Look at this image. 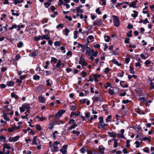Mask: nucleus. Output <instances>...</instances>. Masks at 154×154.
Returning <instances> with one entry per match:
<instances>
[{
    "label": "nucleus",
    "mask_w": 154,
    "mask_h": 154,
    "mask_svg": "<svg viewBox=\"0 0 154 154\" xmlns=\"http://www.w3.org/2000/svg\"><path fill=\"white\" fill-rule=\"evenodd\" d=\"M86 150L85 148H84L83 147H82L81 148L79 151L82 153H84Z\"/></svg>",
    "instance_id": "49530a36"
},
{
    "label": "nucleus",
    "mask_w": 154,
    "mask_h": 154,
    "mask_svg": "<svg viewBox=\"0 0 154 154\" xmlns=\"http://www.w3.org/2000/svg\"><path fill=\"white\" fill-rule=\"evenodd\" d=\"M130 38H125V44H128L130 42Z\"/></svg>",
    "instance_id": "5fc2aeb1"
},
{
    "label": "nucleus",
    "mask_w": 154,
    "mask_h": 154,
    "mask_svg": "<svg viewBox=\"0 0 154 154\" xmlns=\"http://www.w3.org/2000/svg\"><path fill=\"white\" fill-rule=\"evenodd\" d=\"M92 99H93V100L94 101H100L101 100V97H94L93 98H92Z\"/></svg>",
    "instance_id": "5701e85b"
},
{
    "label": "nucleus",
    "mask_w": 154,
    "mask_h": 154,
    "mask_svg": "<svg viewBox=\"0 0 154 154\" xmlns=\"http://www.w3.org/2000/svg\"><path fill=\"white\" fill-rule=\"evenodd\" d=\"M17 27V25L15 24L12 25L11 27H9L8 29L9 30H12L14 28L16 29Z\"/></svg>",
    "instance_id": "58836bf2"
},
{
    "label": "nucleus",
    "mask_w": 154,
    "mask_h": 154,
    "mask_svg": "<svg viewBox=\"0 0 154 154\" xmlns=\"http://www.w3.org/2000/svg\"><path fill=\"white\" fill-rule=\"evenodd\" d=\"M132 31L131 30L129 31L126 34L128 37H130L132 36Z\"/></svg>",
    "instance_id": "79ce46f5"
},
{
    "label": "nucleus",
    "mask_w": 154,
    "mask_h": 154,
    "mask_svg": "<svg viewBox=\"0 0 154 154\" xmlns=\"http://www.w3.org/2000/svg\"><path fill=\"white\" fill-rule=\"evenodd\" d=\"M63 23H60L57 26L56 28L57 29H59L60 28H63Z\"/></svg>",
    "instance_id": "8fccbe9b"
},
{
    "label": "nucleus",
    "mask_w": 154,
    "mask_h": 154,
    "mask_svg": "<svg viewBox=\"0 0 154 154\" xmlns=\"http://www.w3.org/2000/svg\"><path fill=\"white\" fill-rule=\"evenodd\" d=\"M45 63L46 65L44 66V68L45 69L48 68V65L49 64L50 62L48 61H47L45 62Z\"/></svg>",
    "instance_id": "052dcab7"
},
{
    "label": "nucleus",
    "mask_w": 154,
    "mask_h": 154,
    "mask_svg": "<svg viewBox=\"0 0 154 154\" xmlns=\"http://www.w3.org/2000/svg\"><path fill=\"white\" fill-rule=\"evenodd\" d=\"M100 8H98L96 10V12L99 15L100 14H101V12L100 11Z\"/></svg>",
    "instance_id": "338daca9"
},
{
    "label": "nucleus",
    "mask_w": 154,
    "mask_h": 154,
    "mask_svg": "<svg viewBox=\"0 0 154 154\" xmlns=\"http://www.w3.org/2000/svg\"><path fill=\"white\" fill-rule=\"evenodd\" d=\"M42 38V36L39 35L38 37L35 36L34 38V40L36 42H38Z\"/></svg>",
    "instance_id": "a878e982"
},
{
    "label": "nucleus",
    "mask_w": 154,
    "mask_h": 154,
    "mask_svg": "<svg viewBox=\"0 0 154 154\" xmlns=\"http://www.w3.org/2000/svg\"><path fill=\"white\" fill-rule=\"evenodd\" d=\"M59 3H58V5L59 6H61L62 5H64V4L65 3H64L62 0H59Z\"/></svg>",
    "instance_id": "13d9d810"
},
{
    "label": "nucleus",
    "mask_w": 154,
    "mask_h": 154,
    "mask_svg": "<svg viewBox=\"0 0 154 154\" xmlns=\"http://www.w3.org/2000/svg\"><path fill=\"white\" fill-rule=\"evenodd\" d=\"M78 33V31L77 30H75L74 32V39H76L78 37L77 34Z\"/></svg>",
    "instance_id": "cd10ccee"
},
{
    "label": "nucleus",
    "mask_w": 154,
    "mask_h": 154,
    "mask_svg": "<svg viewBox=\"0 0 154 154\" xmlns=\"http://www.w3.org/2000/svg\"><path fill=\"white\" fill-rule=\"evenodd\" d=\"M37 138V136H35L33 138L32 140V144L33 145H37V143L36 142V139Z\"/></svg>",
    "instance_id": "f3484780"
},
{
    "label": "nucleus",
    "mask_w": 154,
    "mask_h": 154,
    "mask_svg": "<svg viewBox=\"0 0 154 154\" xmlns=\"http://www.w3.org/2000/svg\"><path fill=\"white\" fill-rule=\"evenodd\" d=\"M112 63L115 64L117 65L118 66H121L122 64L119 63H118V62L115 59H113L112 60Z\"/></svg>",
    "instance_id": "6ab92c4d"
},
{
    "label": "nucleus",
    "mask_w": 154,
    "mask_h": 154,
    "mask_svg": "<svg viewBox=\"0 0 154 154\" xmlns=\"http://www.w3.org/2000/svg\"><path fill=\"white\" fill-rule=\"evenodd\" d=\"M38 99L39 101L41 103H43L45 102V99L44 97H43L42 95H41L40 96H38Z\"/></svg>",
    "instance_id": "4468645a"
},
{
    "label": "nucleus",
    "mask_w": 154,
    "mask_h": 154,
    "mask_svg": "<svg viewBox=\"0 0 154 154\" xmlns=\"http://www.w3.org/2000/svg\"><path fill=\"white\" fill-rule=\"evenodd\" d=\"M130 69H129L131 73L132 74H134L135 72L134 70V68L133 67H132L131 66H130Z\"/></svg>",
    "instance_id": "de8ad7c7"
},
{
    "label": "nucleus",
    "mask_w": 154,
    "mask_h": 154,
    "mask_svg": "<svg viewBox=\"0 0 154 154\" xmlns=\"http://www.w3.org/2000/svg\"><path fill=\"white\" fill-rule=\"evenodd\" d=\"M81 75H82V77H84L85 76H86L87 75V73L86 72L84 71H83L81 73Z\"/></svg>",
    "instance_id": "3c124183"
},
{
    "label": "nucleus",
    "mask_w": 154,
    "mask_h": 154,
    "mask_svg": "<svg viewBox=\"0 0 154 154\" xmlns=\"http://www.w3.org/2000/svg\"><path fill=\"white\" fill-rule=\"evenodd\" d=\"M104 38H105V41L106 42H109L110 38V37L109 36H107L105 35L104 36Z\"/></svg>",
    "instance_id": "a211bd4d"
},
{
    "label": "nucleus",
    "mask_w": 154,
    "mask_h": 154,
    "mask_svg": "<svg viewBox=\"0 0 154 154\" xmlns=\"http://www.w3.org/2000/svg\"><path fill=\"white\" fill-rule=\"evenodd\" d=\"M54 148V149L52 150L53 152H56L59 151V148L57 146H52Z\"/></svg>",
    "instance_id": "412c9836"
},
{
    "label": "nucleus",
    "mask_w": 154,
    "mask_h": 154,
    "mask_svg": "<svg viewBox=\"0 0 154 154\" xmlns=\"http://www.w3.org/2000/svg\"><path fill=\"white\" fill-rule=\"evenodd\" d=\"M76 11L77 13H78L80 12L81 13H82L84 12V10L80 9L79 8H76Z\"/></svg>",
    "instance_id": "ea45409f"
},
{
    "label": "nucleus",
    "mask_w": 154,
    "mask_h": 154,
    "mask_svg": "<svg viewBox=\"0 0 154 154\" xmlns=\"http://www.w3.org/2000/svg\"><path fill=\"white\" fill-rule=\"evenodd\" d=\"M72 124H73L69 127L68 130L69 131L72 129H74L78 125L75 122H73Z\"/></svg>",
    "instance_id": "2eb2a0df"
},
{
    "label": "nucleus",
    "mask_w": 154,
    "mask_h": 154,
    "mask_svg": "<svg viewBox=\"0 0 154 154\" xmlns=\"http://www.w3.org/2000/svg\"><path fill=\"white\" fill-rule=\"evenodd\" d=\"M112 17L114 25L116 27H118L120 25V21L119 17L115 15H113Z\"/></svg>",
    "instance_id": "f257e3e1"
},
{
    "label": "nucleus",
    "mask_w": 154,
    "mask_h": 154,
    "mask_svg": "<svg viewBox=\"0 0 154 154\" xmlns=\"http://www.w3.org/2000/svg\"><path fill=\"white\" fill-rule=\"evenodd\" d=\"M146 54H148L147 57H146L145 55L143 54H141L140 56L143 59L145 60L149 57V54L147 53H146Z\"/></svg>",
    "instance_id": "c9c22d12"
},
{
    "label": "nucleus",
    "mask_w": 154,
    "mask_h": 154,
    "mask_svg": "<svg viewBox=\"0 0 154 154\" xmlns=\"http://www.w3.org/2000/svg\"><path fill=\"white\" fill-rule=\"evenodd\" d=\"M133 28V25L131 24L130 23H129L128 25L127 26V29H132Z\"/></svg>",
    "instance_id": "bf43d9fd"
},
{
    "label": "nucleus",
    "mask_w": 154,
    "mask_h": 154,
    "mask_svg": "<svg viewBox=\"0 0 154 154\" xmlns=\"http://www.w3.org/2000/svg\"><path fill=\"white\" fill-rule=\"evenodd\" d=\"M99 123L100 124H102L103 122V119L102 116H100L99 118Z\"/></svg>",
    "instance_id": "c03bdc74"
},
{
    "label": "nucleus",
    "mask_w": 154,
    "mask_h": 154,
    "mask_svg": "<svg viewBox=\"0 0 154 154\" xmlns=\"http://www.w3.org/2000/svg\"><path fill=\"white\" fill-rule=\"evenodd\" d=\"M68 145H63L60 149V151L63 154H66L67 153V149Z\"/></svg>",
    "instance_id": "f03ea898"
},
{
    "label": "nucleus",
    "mask_w": 154,
    "mask_h": 154,
    "mask_svg": "<svg viewBox=\"0 0 154 154\" xmlns=\"http://www.w3.org/2000/svg\"><path fill=\"white\" fill-rule=\"evenodd\" d=\"M15 129L14 126H12L11 129L10 128H8V131L10 133H11Z\"/></svg>",
    "instance_id": "4d7b16f0"
},
{
    "label": "nucleus",
    "mask_w": 154,
    "mask_h": 154,
    "mask_svg": "<svg viewBox=\"0 0 154 154\" xmlns=\"http://www.w3.org/2000/svg\"><path fill=\"white\" fill-rule=\"evenodd\" d=\"M83 62L82 64V66H87L88 65V63L85 61V58H83Z\"/></svg>",
    "instance_id": "a18cd8bd"
},
{
    "label": "nucleus",
    "mask_w": 154,
    "mask_h": 154,
    "mask_svg": "<svg viewBox=\"0 0 154 154\" xmlns=\"http://www.w3.org/2000/svg\"><path fill=\"white\" fill-rule=\"evenodd\" d=\"M3 146H4V147L8 149H11V146H9L8 145L7 143H5L3 145Z\"/></svg>",
    "instance_id": "c756f323"
},
{
    "label": "nucleus",
    "mask_w": 154,
    "mask_h": 154,
    "mask_svg": "<svg viewBox=\"0 0 154 154\" xmlns=\"http://www.w3.org/2000/svg\"><path fill=\"white\" fill-rule=\"evenodd\" d=\"M110 70L109 69V68L108 67H106L105 69V70L104 71V72L106 74H108Z\"/></svg>",
    "instance_id": "603ef678"
},
{
    "label": "nucleus",
    "mask_w": 154,
    "mask_h": 154,
    "mask_svg": "<svg viewBox=\"0 0 154 154\" xmlns=\"http://www.w3.org/2000/svg\"><path fill=\"white\" fill-rule=\"evenodd\" d=\"M36 51V50H35V51H32V53H30L29 54V56L34 57H36L38 55V52H35Z\"/></svg>",
    "instance_id": "9d476101"
},
{
    "label": "nucleus",
    "mask_w": 154,
    "mask_h": 154,
    "mask_svg": "<svg viewBox=\"0 0 154 154\" xmlns=\"http://www.w3.org/2000/svg\"><path fill=\"white\" fill-rule=\"evenodd\" d=\"M14 82L12 81H8L6 82V85L9 87L13 86H14Z\"/></svg>",
    "instance_id": "9b49d317"
},
{
    "label": "nucleus",
    "mask_w": 154,
    "mask_h": 154,
    "mask_svg": "<svg viewBox=\"0 0 154 154\" xmlns=\"http://www.w3.org/2000/svg\"><path fill=\"white\" fill-rule=\"evenodd\" d=\"M64 31H65V35L66 36H67L68 35V33L70 32V30L68 29V28L66 27L64 29Z\"/></svg>",
    "instance_id": "473e14b6"
},
{
    "label": "nucleus",
    "mask_w": 154,
    "mask_h": 154,
    "mask_svg": "<svg viewBox=\"0 0 154 154\" xmlns=\"http://www.w3.org/2000/svg\"><path fill=\"white\" fill-rule=\"evenodd\" d=\"M73 115H75V116H80L79 114H77L75 113V112H72L70 116V118L72 117Z\"/></svg>",
    "instance_id": "2f4dec72"
},
{
    "label": "nucleus",
    "mask_w": 154,
    "mask_h": 154,
    "mask_svg": "<svg viewBox=\"0 0 154 154\" xmlns=\"http://www.w3.org/2000/svg\"><path fill=\"white\" fill-rule=\"evenodd\" d=\"M85 117L88 119L90 117V113L89 112H85Z\"/></svg>",
    "instance_id": "e433bc0d"
},
{
    "label": "nucleus",
    "mask_w": 154,
    "mask_h": 154,
    "mask_svg": "<svg viewBox=\"0 0 154 154\" xmlns=\"http://www.w3.org/2000/svg\"><path fill=\"white\" fill-rule=\"evenodd\" d=\"M102 23V20L99 19L98 20L95 21L93 23L94 25H97L98 26H100Z\"/></svg>",
    "instance_id": "39448f33"
},
{
    "label": "nucleus",
    "mask_w": 154,
    "mask_h": 154,
    "mask_svg": "<svg viewBox=\"0 0 154 154\" xmlns=\"http://www.w3.org/2000/svg\"><path fill=\"white\" fill-rule=\"evenodd\" d=\"M23 42L20 41L17 44V47L18 48H21L23 47Z\"/></svg>",
    "instance_id": "aec40b11"
},
{
    "label": "nucleus",
    "mask_w": 154,
    "mask_h": 154,
    "mask_svg": "<svg viewBox=\"0 0 154 154\" xmlns=\"http://www.w3.org/2000/svg\"><path fill=\"white\" fill-rule=\"evenodd\" d=\"M33 79L34 80H39L40 79V77L38 75H35L33 76Z\"/></svg>",
    "instance_id": "b1692460"
},
{
    "label": "nucleus",
    "mask_w": 154,
    "mask_h": 154,
    "mask_svg": "<svg viewBox=\"0 0 154 154\" xmlns=\"http://www.w3.org/2000/svg\"><path fill=\"white\" fill-rule=\"evenodd\" d=\"M51 4V3L47 2L44 3V5L45 8H48Z\"/></svg>",
    "instance_id": "7c9ffc66"
},
{
    "label": "nucleus",
    "mask_w": 154,
    "mask_h": 154,
    "mask_svg": "<svg viewBox=\"0 0 154 154\" xmlns=\"http://www.w3.org/2000/svg\"><path fill=\"white\" fill-rule=\"evenodd\" d=\"M138 1L137 0H135L134 1L132 2L129 5L130 7H133L134 8H137V6L135 5L137 4V3Z\"/></svg>",
    "instance_id": "6e6552de"
},
{
    "label": "nucleus",
    "mask_w": 154,
    "mask_h": 154,
    "mask_svg": "<svg viewBox=\"0 0 154 154\" xmlns=\"http://www.w3.org/2000/svg\"><path fill=\"white\" fill-rule=\"evenodd\" d=\"M151 61L150 60H147L144 62V64L146 65V66L147 67H149L148 65L150 64L151 63Z\"/></svg>",
    "instance_id": "bb28decb"
},
{
    "label": "nucleus",
    "mask_w": 154,
    "mask_h": 154,
    "mask_svg": "<svg viewBox=\"0 0 154 154\" xmlns=\"http://www.w3.org/2000/svg\"><path fill=\"white\" fill-rule=\"evenodd\" d=\"M54 125L53 121L51 120L49 125L48 128L49 129L52 130Z\"/></svg>",
    "instance_id": "f8f14e48"
},
{
    "label": "nucleus",
    "mask_w": 154,
    "mask_h": 154,
    "mask_svg": "<svg viewBox=\"0 0 154 154\" xmlns=\"http://www.w3.org/2000/svg\"><path fill=\"white\" fill-rule=\"evenodd\" d=\"M133 11L134 13V14H131V16L134 18L137 17L138 15V12L135 10H133Z\"/></svg>",
    "instance_id": "dca6fc26"
},
{
    "label": "nucleus",
    "mask_w": 154,
    "mask_h": 154,
    "mask_svg": "<svg viewBox=\"0 0 154 154\" xmlns=\"http://www.w3.org/2000/svg\"><path fill=\"white\" fill-rule=\"evenodd\" d=\"M7 113H4L3 115L4 116V119L6 121H9L10 119L7 117Z\"/></svg>",
    "instance_id": "72a5a7b5"
},
{
    "label": "nucleus",
    "mask_w": 154,
    "mask_h": 154,
    "mask_svg": "<svg viewBox=\"0 0 154 154\" xmlns=\"http://www.w3.org/2000/svg\"><path fill=\"white\" fill-rule=\"evenodd\" d=\"M11 96L12 97H15V98L17 99L18 97L17 95H16L14 92L11 93Z\"/></svg>",
    "instance_id": "e2e57ef3"
},
{
    "label": "nucleus",
    "mask_w": 154,
    "mask_h": 154,
    "mask_svg": "<svg viewBox=\"0 0 154 154\" xmlns=\"http://www.w3.org/2000/svg\"><path fill=\"white\" fill-rule=\"evenodd\" d=\"M6 139V137H5L4 136L2 135H1V136H0V139L1 141L2 142V140H4L3 141V142H8V141H5Z\"/></svg>",
    "instance_id": "c85d7f7f"
},
{
    "label": "nucleus",
    "mask_w": 154,
    "mask_h": 154,
    "mask_svg": "<svg viewBox=\"0 0 154 154\" xmlns=\"http://www.w3.org/2000/svg\"><path fill=\"white\" fill-rule=\"evenodd\" d=\"M135 143L136 144V148H138L140 146V143L138 141H136Z\"/></svg>",
    "instance_id": "680f3d73"
},
{
    "label": "nucleus",
    "mask_w": 154,
    "mask_h": 154,
    "mask_svg": "<svg viewBox=\"0 0 154 154\" xmlns=\"http://www.w3.org/2000/svg\"><path fill=\"white\" fill-rule=\"evenodd\" d=\"M143 151L146 153H149V148L148 147H145L143 149Z\"/></svg>",
    "instance_id": "69168bd1"
},
{
    "label": "nucleus",
    "mask_w": 154,
    "mask_h": 154,
    "mask_svg": "<svg viewBox=\"0 0 154 154\" xmlns=\"http://www.w3.org/2000/svg\"><path fill=\"white\" fill-rule=\"evenodd\" d=\"M109 93L111 95H112L114 93L113 89H111L110 88L108 90Z\"/></svg>",
    "instance_id": "6e6d98bb"
},
{
    "label": "nucleus",
    "mask_w": 154,
    "mask_h": 154,
    "mask_svg": "<svg viewBox=\"0 0 154 154\" xmlns=\"http://www.w3.org/2000/svg\"><path fill=\"white\" fill-rule=\"evenodd\" d=\"M108 125L107 124L104 123L103 124H98V128H100L101 130H103L105 128V126Z\"/></svg>",
    "instance_id": "423d86ee"
},
{
    "label": "nucleus",
    "mask_w": 154,
    "mask_h": 154,
    "mask_svg": "<svg viewBox=\"0 0 154 154\" xmlns=\"http://www.w3.org/2000/svg\"><path fill=\"white\" fill-rule=\"evenodd\" d=\"M36 129L38 131H40L42 130V128L40 125L37 124L35 125Z\"/></svg>",
    "instance_id": "4c0bfd02"
},
{
    "label": "nucleus",
    "mask_w": 154,
    "mask_h": 154,
    "mask_svg": "<svg viewBox=\"0 0 154 154\" xmlns=\"http://www.w3.org/2000/svg\"><path fill=\"white\" fill-rule=\"evenodd\" d=\"M114 133V132H109L108 134L110 137L115 138L116 137V133H115L114 134H113Z\"/></svg>",
    "instance_id": "4be33fe9"
},
{
    "label": "nucleus",
    "mask_w": 154,
    "mask_h": 154,
    "mask_svg": "<svg viewBox=\"0 0 154 154\" xmlns=\"http://www.w3.org/2000/svg\"><path fill=\"white\" fill-rule=\"evenodd\" d=\"M51 63H52V62H53L54 63H57L58 61V60L56 58L52 57H51Z\"/></svg>",
    "instance_id": "393cba45"
},
{
    "label": "nucleus",
    "mask_w": 154,
    "mask_h": 154,
    "mask_svg": "<svg viewBox=\"0 0 154 154\" xmlns=\"http://www.w3.org/2000/svg\"><path fill=\"white\" fill-rule=\"evenodd\" d=\"M111 117L112 116L111 115H109L106 118V122H108L109 121H111Z\"/></svg>",
    "instance_id": "f704fd0d"
},
{
    "label": "nucleus",
    "mask_w": 154,
    "mask_h": 154,
    "mask_svg": "<svg viewBox=\"0 0 154 154\" xmlns=\"http://www.w3.org/2000/svg\"><path fill=\"white\" fill-rule=\"evenodd\" d=\"M98 52L97 51H96L95 52L94 51L93 54H91V55L94 57H96L98 54Z\"/></svg>",
    "instance_id": "774afa93"
},
{
    "label": "nucleus",
    "mask_w": 154,
    "mask_h": 154,
    "mask_svg": "<svg viewBox=\"0 0 154 154\" xmlns=\"http://www.w3.org/2000/svg\"><path fill=\"white\" fill-rule=\"evenodd\" d=\"M20 137L19 135H17L15 137H10L8 139L9 141L10 142H16L19 139Z\"/></svg>",
    "instance_id": "20e7f679"
},
{
    "label": "nucleus",
    "mask_w": 154,
    "mask_h": 154,
    "mask_svg": "<svg viewBox=\"0 0 154 154\" xmlns=\"http://www.w3.org/2000/svg\"><path fill=\"white\" fill-rule=\"evenodd\" d=\"M139 100L140 101L143 103L145 102L146 101L145 97H140L139 98Z\"/></svg>",
    "instance_id": "a19ab883"
},
{
    "label": "nucleus",
    "mask_w": 154,
    "mask_h": 154,
    "mask_svg": "<svg viewBox=\"0 0 154 154\" xmlns=\"http://www.w3.org/2000/svg\"><path fill=\"white\" fill-rule=\"evenodd\" d=\"M48 34L44 35L42 36L41 40L45 39L46 40H49L50 39V37L48 36Z\"/></svg>",
    "instance_id": "ddd939ff"
},
{
    "label": "nucleus",
    "mask_w": 154,
    "mask_h": 154,
    "mask_svg": "<svg viewBox=\"0 0 154 154\" xmlns=\"http://www.w3.org/2000/svg\"><path fill=\"white\" fill-rule=\"evenodd\" d=\"M60 142H58L57 141H55V142H54L53 143V144H52V145L51 146H57L58 144H60Z\"/></svg>",
    "instance_id": "0e129e2a"
},
{
    "label": "nucleus",
    "mask_w": 154,
    "mask_h": 154,
    "mask_svg": "<svg viewBox=\"0 0 154 154\" xmlns=\"http://www.w3.org/2000/svg\"><path fill=\"white\" fill-rule=\"evenodd\" d=\"M137 129L138 130L137 131V133H139L138 130H139V131H142L141 127L139 125H138L137 126Z\"/></svg>",
    "instance_id": "864d4df0"
},
{
    "label": "nucleus",
    "mask_w": 154,
    "mask_h": 154,
    "mask_svg": "<svg viewBox=\"0 0 154 154\" xmlns=\"http://www.w3.org/2000/svg\"><path fill=\"white\" fill-rule=\"evenodd\" d=\"M105 149V148L103 147L102 145L99 146L98 150L101 154H104V150Z\"/></svg>",
    "instance_id": "1a4fd4ad"
},
{
    "label": "nucleus",
    "mask_w": 154,
    "mask_h": 154,
    "mask_svg": "<svg viewBox=\"0 0 154 154\" xmlns=\"http://www.w3.org/2000/svg\"><path fill=\"white\" fill-rule=\"evenodd\" d=\"M61 45V42L58 41H55L54 43V45L55 46H60Z\"/></svg>",
    "instance_id": "37998d69"
},
{
    "label": "nucleus",
    "mask_w": 154,
    "mask_h": 154,
    "mask_svg": "<svg viewBox=\"0 0 154 154\" xmlns=\"http://www.w3.org/2000/svg\"><path fill=\"white\" fill-rule=\"evenodd\" d=\"M66 111L63 109H61L57 112L54 116L56 118H58L60 117H61L62 115Z\"/></svg>",
    "instance_id": "7ed1b4c3"
},
{
    "label": "nucleus",
    "mask_w": 154,
    "mask_h": 154,
    "mask_svg": "<svg viewBox=\"0 0 154 154\" xmlns=\"http://www.w3.org/2000/svg\"><path fill=\"white\" fill-rule=\"evenodd\" d=\"M37 89L38 90L42 92H44L45 91L44 86L42 85H41L38 86L37 88Z\"/></svg>",
    "instance_id": "0eeeda50"
},
{
    "label": "nucleus",
    "mask_w": 154,
    "mask_h": 154,
    "mask_svg": "<svg viewBox=\"0 0 154 154\" xmlns=\"http://www.w3.org/2000/svg\"><path fill=\"white\" fill-rule=\"evenodd\" d=\"M23 107H24L25 109H27V110L25 113H26L27 112H28L29 114L30 113L29 109H30V106H22Z\"/></svg>",
    "instance_id": "09e8293b"
}]
</instances>
